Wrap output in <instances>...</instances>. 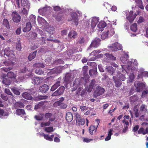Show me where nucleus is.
I'll return each instance as SVG.
<instances>
[{
  "label": "nucleus",
  "instance_id": "nucleus-1",
  "mask_svg": "<svg viewBox=\"0 0 148 148\" xmlns=\"http://www.w3.org/2000/svg\"><path fill=\"white\" fill-rule=\"evenodd\" d=\"M81 14V12L79 10H77L76 12H73L71 14V18H70V20L69 19V20L71 21V23L74 24L77 26L78 24L79 21L78 16H80Z\"/></svg>",
  "mask_w": 148,
  "mask_h": 148
},
{
  "label": "nucleus",
  "instance_id": "nucleus-2",
  "mask_svg": "<svg viewBox=\"0 0 148 148\" xmlns=\"http://www.w3.org/2000/svg\"><path fill=\"white\" fill-rule=\"evenodd\" d=\"M52 10L51 7L45 5L44 7L39 9L38 12L40 14L46 17L49 14Z\"/></svg>",
  "mask_w": 148,
  "mask_h": 148
},
{
  "label": "nucleus",
  "instance_id": "nucleus-3",
  "mask_svg": "<svg viewBox=\"0 0 148 148\" xmlns=\"http://www.w3.org/2000/svg\"><path fill=\"white\" fill-rule=\"evenodd\" d=\"M131 64L127 65H121L122 68L123 69L122 70V72H123V70L124 69L125 71L127 73V70L130 71L131 70V71H133L134 69L133 67H132V66H134V65H135L136 66H137L138 63H137V60H132L131 61Z\"/></svg>",
  "mask_w": 148,
  "mask_h": 148
},
{
  "label": "nucleus",
  "instance_id": "nucleus-4",
  "mask_svg": "<svg viewBox=\"0 0 148 148\" xmlns=\"http://www.w3.org/2000/svg\"><path fill=\"white\" fill-rule=\"evenodd\" d=\"M114 34V31L113 29H112L110 27L108 28L106 31L103 32L101 35V38L102 40L108 39L109 34H110V36H111Z\"/></svg>",
  "mask_w": 148,
  "mask_h": 148
},
{
  "label": "nucleus",
  "instance_id": "nucleus-5",
  "mask_svg": "<svg viewBox=\"0 0 148 148\" xmlns=\"http://www.w3.org/2000/svg\"><path fill=\"white\" fill-rule=\"evenodd\" d=\"M109 50L112 51L114 52L118 50H121L122 49V45L117 42H115L111 45L108 47Z\"/></svg>",
  "mask_w": 148,
  "mask_h": 148
},
{
  "label": "nucleus",
  "instance_id": "nucleus-6",
  "mask_svg": "<svg viewBox=\"0 0 148 148\" xmlns=\"http://www.w3.org/2000/svg\"><path fill=\"white\" fill-rule=\"evenodd\" d=\"M105 89L103 87L99 86H98L96 88V90L93 94L94 97L97 98L98 96L102 95L105 92Z\"/></svg>",
  "mask_w": 148,
  "mask_h": 148
},
{
  "label": "nucleus",
  "instance_id": "nucleus-7",
  "mask_svg": "<svg viewBox=\"0 0 148 148\" xmlns=\"http://www.w3.org/2000/svg\"><path fill=\"white\" fill-rule=\"evenodd\" d=\"M64 99L63 97H61L60 100L56 102L54 104L59 106L61 108L65 109L67 107V105L63 102Z\"/></svg>",
  "mask_w": 148,
  "mask_h": 148
},
{
  "label": "nucleus",
  "instance_id": "nucleus-8",
  "mask_svg": "<svg viewBox=\"0 0 148 148\" xmlns=\"http://www.w3.org/2000/svg\"><path fill=\"white\" fill-rule=\"evenodd\" d=\"M11 15L12 20L14 22L18 23L20 22L21 16L17 12H13Z\"/></svg>",
  "mask_w": 148,
  "mask_h": 148
},
{
  "label": "nucleus",
  "instance_id": "nucleus-9",
  "mask_svg": "<svg viewBox=\"0 0 148 148\" xmlns=\"http://www.w3.org/2000/svg\"><path fill=\"white\" fill-rule=\"evenodd\" d=\"M101 40L99 38H95L94 40L92 41L88 49V50L90 49L91 47H97L100 44Z\"/></svg>",
  "mask_w": 148,
  "mask_h": 148
},
{
  "label": "nucleus",
  "instance_id": "nucleus-10",
  "mask_svg": "<svg viewBox=\"0 0 148 148\" xmlns=\"http://www.w3.org/2000/svg\"><path fill=\"white\" fill-rule=\"evenodd\" d=\"M43 81V77H35L32 79V82L35 85H38L42 83Z\"/></svg>",
  "mask_w": 148,
  "mask_h": 148
},
{
  "label": "nucleus",
  "instance_id": "nucleus-11",
  "mask_svg": "<svg viewBox=\"0 0 148 148\" xmlns=\"http://www.w3.org/2000/svg\"><path fill=\"white\" fill-rule=\"evenodd\" d=\"M62 12H58V13L52 12V16L55 18L56 20L59 21H61L63 17Z\"/></svg>",
  "mask_w": 148,
  "mask_h": 148
},
{
  "label": "nucleus",
  "instance_id": "nucleus-12",
  "mask_svg": "<svg viewBox=\"0 0 148 148\" xmlns=\"http://www.w3.org/2000/svg\"><path fill=\"white\" fill-rule=\"evenodd\" d=\"M64 86H60L57 90L53 92L52 95V96H57L62 94L64 90Z\"/></svg>",
  "mask_w": 148,
  "mask_h": 148
},
{
  "label": "nucleus",
  "instance_id": "nucleus-13",
  "mask_svg": "<svg viewBox=\"0 0 148 148\" xmlns=\"http://www.w3.org/2000/svg\"><path fill=\"white\" fill-rule=\"evenodd\" d=\"M45 118L47 119H49V121L51 122L54 121L56 118L55 116L51 113L48 112L45 114Z\"/></svg>",
  "mask_w": 148,
  "mask_h": 148
},
{
  "label": "nucleus",
  "instance_id": "nucleus-14",
  "mask_svg": "<svg viewBox=\"0 0 148 148\" xmlns=\"http://www.w3.org/2000/svg\"><path fill=\"white\" fill-rule=\"evenodd\" d=\"M29 8L23 7V9L19 12L20 14L24 17L25 19L27 18Z\"/></svg>",
  "mask_w": 148,
  "mask_h": 148
},
{
  "label": "nucleus",
  "instance_id": "nucleus-15",
  "mask_svg": "<svg viewBox=\"0 0 148 148\" xmlns=\"http://www.w3.org/2000/svg\"><path fill=\"white\" fill-rule=\"evenodd\" d=\"M61 78H58V80L56 83L52 86L51 89V91H53L58 88L61 84Z\"/></svg>",
  "mask_w": 148,
  "mask_h": 148
},
{
  "label": "nucleus",
  "instance_id": "nucleus-16",
  "mask_svg": "<svg viewBox=\"0 0 148 148\" xmlns=\"http://www.w3.org/2000/svg\"><path fill=\"white\" fill-rule=\"evenodd\" d=\"M145 84L143 83H138L137 84L136 87V90L137 92L142 91L145 88Z\"/></svg>",
  "mask_w": 148,
  "mask_h": 148
},
{
  "label": "nucleus",
  "instance_id": "nucleus-17",
  "mask_svg": "<svg viewBox=\"0 0 148 148\" xmlns=\"http://www.w3.org/2000/svg\"><path fill=\"white\" fill-rule=\"evenodd\" d=\"M45 30L50 34H53L54 31V28L53 26H50L48 24L45 26Z\"/></svg>",
  "mask_w": 148,
  "mask_h": 148
},
{
  "label": "nucleus",
  "instance_id": "nucleus-18",
  "mask_svg": "<svg viewBox=\"0 0 148 148\" xmlns=\"http://www.w3.org/2000/svg\"><path fill=\"white\" fill-rule=\"evenodd\" d=\"M49 89V86L46 84H44L39 87L40 91L42 93H45Z\"/></svg>",
  "mask_w": 148,
  "mask_h": 148
},
{
  "label": "nucleus",
  "instance_id": "nucleus-19",
  "mask_svg": "<svg viewBox=\"0 0 148 148\" xmlns=\"http://www.w3.org/2000/svg\"><path fill=\"white\" fill-rule=\"evenodd\" d=\"M25 27L23 28V31L24 32H27L30 31L32 27L31 23L30 22H27L26 24Z\"/></svg>",
  "mask_w": 148,
  "mask_h": 148
},
{
  "label": "nucleus",
  "instance_id": "nucleus-20",
  "mask_svg": "<svg viewBox=\"0 0 148 148\" xmlns=\"http://www.w3.org/2000/svg\"><path fill=\"white\" fill-rule=\"evenodd\" d=\"M97 127H96L94 125H91L88 129V132L90 134L92 135L97 131Z\"/></svg>",
  "mask_w": 148,
  "mask_h": 148
},
{
  "label": "nucleus",
  "instance_id": "nucleus-21",
  "mask_svg": "<svg viewBox=\"0 0 148 148\" xmlns=\"http://www.w3.org/2000/svg\"><path fill=\"white\" fill-rule=\"evenodd\" d=\"M66 119L68 122H70L72 121L73 119V116L71 113L68 112L66 113Z\"/></svg>",
  "mask_w": 148,
  "mask_h": 148
},
{
  "label": "nucleus",
  "instance_id": "nucleus-22",
  "mask_svg": "<svg viewBox=\"0 0 148 148\" xmlns=\"http://www.w3.org/2000/svg\"><path fill=\"white\" fill-rule=\"evenodd\" d=\"M106 24L104 21H101L98 24L97 26L99 29V31H101L103 30V28L106 26Z\"/></svg>",
  "mask_w": 148,
  "mask_h": 148
},
{
  "label": "nucleus",
  "instance_id": "nucleus-23",
  "mask_svg": "<svg viewBox=\"0 0 148 148\" xmlns=\"http://www.w3.org/2000/svg\"><path fill=\"white\" fill-rule=\"evenodd\" d=\"M99 18L97 17H93L92 20L91 27L92 28H94L99 21Z\"/></svg>",
  "mask_w": 148,
  "mask_h": 148
},
{
  "label": "nucleus",
  "instance_id": "nucleus-24",
  "mask_svg": "<svg viewBox=\"0 0 148 148\" xmlns=\"http://www.w3.org/2000/svg\"><path fill=\"white\" fill-rule=\"evenodd\" d=\"M52 10L53 12H52L58 13V12H62V8L58 5H53L52 6Z\"/></svg>",
  "mask_w": 148,
  "mask_h": 148
},
{
  "label": "nucleus",
  "instance_id": "nucleus-25",
  "mask_svg": "<svg viewBox=\"0 0 148 148\" xmlns=\"http://www.w3.org/2000/svg\"><path fill=\"white\" fill-rule=\"evenodd\" d=\"M22 96L23 97L27 100H31L32 97L31 95L27 92H25L22 94Z\"/></svg>",
  "mask_w": 148,
  "mask_h": 148
},
{
  "label": "nucleus",
  "instance_id": "nucleus-26",
  "mask_svg": "<svg viewBox=\"0 0 148 148\" xmlns=\"http://www.w3.org/2000/svg\"><path fill=\"white\" fill-rule=\"evenodd\" d=\"M24 104L21 101L16 102L14 105V107L15 109L22 108H24Z\"/></svg>",
  "mask_w": 148,
  "mask_h": 148
},
{
  "label": "nucleus",
  "instance_id": "nucleus-27",
  "mask_svg": "<svg viewBox=\"0 0 148 148\" xmlns=\"http://www.w3.org/2000/svg\"><path fill=\"white\" fill-rule=\"evenodd\" d=\"M45 64L41 62H38L35 63L33 65V67L34 68H43L45 67Z\"/></svg>",
  "mask_w": 148,
  "mask_h": 148
},
{
  "label": "nucleus",
  "instance_id": "nucleus-28",
  "mask_svg": "<svg viewBox=\"0 0 148 148\" xmlns=\"http://www.w3.org/2000/svg\"><path fill=\"white\" fill-rule=\"evenodd\" d=\"M148 132V127L146 128L145 130L143 128L141 127L138 131V134H142L143 135H145L147 134Z\"/></svg>",
  "mask_w": 148,
  "mask_h": 148
},
{
  "label": "nucleus",
  "instance_id": "nucleus-29",
  "mask_svg": "<svg viewBox=\"0 0 148 148\" xmlns=\"http://www.w3.org/2000/svg\"><path fill=\"white\" fill-rule=\"evenodd\" d=\"M21 3L23 7L29 8V4L27 0H21Z\"/></svg>",
  "mask_w": 148,
  "mask_h": 148
},
{
  "label": "nucleus",
  "instance_id": "nucleus-30",
  "mask_svg": "<svg viewBox=\"0 0 148 148\" xmlns=\"http://www.w3.org/2000/svg\"><path fill=\"white\" fill-rule=\"evenodd\" d=\"M129 56H121V57L120 59L121 61L125 64H127L128 63Z\"/></svg>",
  "mask_w": 148,
  "mask_h": 148
},
{
  "label": "nucleus",
  "instance_id": "nucleus-31",
  "mask_svg": "<svg viewBox=\"0 0 148 148\" xmlns=\"http://www.w3.org/2000/svg\"><path fill=\"white\" fill-rule=\"evenodd\" d=\"M106 71L111 75H112L115 72L114 69L111 66H108L106 68Z\"/></svg>",
  "mask_w": 148,
  "mask_h": 148
},
{
  "label": "nucleus",
  "instance_id": "nucleus-32",
  "mask_svg": "<svg viewBox=\"0 0 148 148\" xmlns=\"http://www.w3.org/2000/svg\"><path fill=\"white\" fill-rule=\"evenodd\" d=\"M36 17L32 14L30 15L28 18L29 21L30 23H32L33 24H34L36 23Z\"/></svg>",
  "mask_w": 148,
  "mask_h": 148
},
{
  "label": "nucleus",
  "instance_id": "nucleus-33",
  "mask_svg": "<svg viewBox=\"0 0 148 148\" xmlns=\"http://www.w3.org/2000/svg\"><path fill=\"white\" fill-rule=\"evenodd\" d=\"M3 84L6 85H9L11 83V81L9 78H4L2 81Z\"/></svg>",
  "mask_w": 148,
  "mask_h": 148
},
{
  "label": "nucleus",
  "instance_id": "nucleus-34",
  "mask_svg": "<svg viewBox=\"0 0 148 148\" xmlns=\"http://www.w3.org/2000/svg\"><path fill=\"white\" fill-rule=\"evenodd\" d=\"M16 113L17 115H24L25 114V112L24 109H17L16 110Z\"/></svg>",
  "mask_w": 148,
  "mask_h": 148
},
{
  "label": "nucleus",
  "instance_id": "nucleus-35",
  "mask_svg": "<svg viewBox=\"0 0 148 148\" xmlns=\"http://www.w3.org/2000/svg\"><path fill=\"white\" fill-rule=\"evenodd\" d=\"M11 90L13 92L15 95H20V90L18 88L15 87H13L11 88Z\"/></svg>",
  "mask_w": 148,
  "mask_h": 148
},
{
  "label": "nucleus",
  "instance_id": "nucleus-36",
  "mask_svg": "<svg viewBox=\"0 0 148 148\" xmlns=\"http://www.w3.org/2000/svg\"><path fill=\"white\" fill-rule=\"evenodd\" d=\"M85 120L84 119L82 118L76 120V122L79 126L80 125H83L85 123Z\"/></svg>",
  "mask_w": 148,
  "mask_h": 148
},
{
  "label": "nucleus",
  "instance_id": "nucleus-37",
  "mask_svg": "<svg viewBox=\"0 0 148 148\" xmlns=\"http://www.w3.org/2000/svg\"><path fill=\"white\" fill-rule=\"evenodd\" d=\"M117 76L120 79L123 81H125L126 79L125 75L120 72L117 73Z\"/></svg>",
  "mask_w": 148,
  "mask_h": 148
},
{
  "label": "nucleus",
  "instance_id": "nucleus-38",
  "mask_svg": "<svg viewBox=\"0 0 148 148\" xmlns=\"http://www.w3.org/2000/svg\"><path fill=\"white\" fill-rule=\"evenodd\" d=\"M100 52L101 51L99 50H94L92 52L90 55V56H103V54H99Z\"/></svg>",
  "mask_w": 148,
  "mask_h": 148
},
{
  "label": "nucleus",
  "instance_id": "nucleus-39",
  "mask_svg": "<svg viewBox=\"0 0 148 148\" xmlns=\"http://www.w3.org/2000/svg\"><path fill=\"white\" fill-rule=\"evenodd\" d=\"M112 129H110L108 133V136L105 138V141H108L110 140L111 139V136L112 135Z\"/></svg>",
  "mask_w": 148,
  "mask_h": 148
},
{
  "label": "nucleus",
  "instance_id": "nucleus-40",
  "mask_svg": "<svg viewBox=\"0 0 148 148\" xmlns=\"http://www.w3.org/2000/svg\"><path fill=\"white\" fill-rule=\"evenodd\" d=\"M3 24L7 29L10 28L9 22L7 19H4L3 21Z\"/></svg>",
  "mask_w": 148,
  "mask_h": 148
},
{
  "label": "nucleus",
  "instance_id": "nucleus-41",
  "mask_svg": "<svg viewBox=\"0 0 148 148\" xmlns=\"http://www.w3.org/2000/svg\"><path fill=\"white\" fill-rule=\"evenodd\" d=\"M137 24L136 23L133 24L130 26L131 30L134 32H136L137 30Z\"/></svg>",
  "mask_w": 148,
  "mask_h": 148
},
{
  "label": "nucleus",
  "instance_id": "nucleus-42",
  "mask_svg": "<svg viewBox=\"0 0 148 148\" xmlns=\"http://www.w3.org/2000/svg\"><path fill=\"white\" fill-rule=\"evenodd\" d=\"M97 74V71L95 69H91L89 70V74L90 76L95 75Z\"/></svg>",
  "mask_w": 148,
  "mask_h": 148
},
{
  "label": "nucleus",
  "instance_id": "nucleus-43",
  "mask_svg": "<svg viewBox=\"0 0 148 148\" xmlns=\"http://www.w3.org/2000/svg\"><path fill=\"white\" fill-rule=\"evenodd\" d=\"M85 38H84L83 37V36H81L79 40L77 41L76 44H82L84 43L85 42Z\"/></svg>",
  "mask_w": 148,
  "mask_h": 148
},
{
  "label": "nucleus",
  "instance_id": "nucleus-44",
  "mask_svg": "<svg viewBox=\"0 0 148 148\" xmlns=\"http://www.w3.org/2000/svg\"><path fill=\"white\" fill-rule=\"evenodd\" d=\"M140 111L144 112H147V109L146 108V106L145 104H142L140 108Z\"/></svg>",
  "mask_w": 148,
  "mask_h": 148
},
{
  "label": "nucleus",
  "instance_id": "nucleus-45",
  "mask_svg": "<svg viewBox=\"0 0 148 148\" xmlns=\"http://www.w3.org/2000/svg\"><path fill=\"white\" fill-rule=\"evenodd\" d=\"M71 77L70 75L67 74L66 75L64 78V81L65 82H67L71 80Z\"/></svg>",
  "mask_w": 148,
  "mask_h": 148
},
{
  "label": "nucleus",
  "instance_id": "nucleus-46",
  "mask_svg": "<svg viewBox=\"0 0 148 148\" xmlns=\"http://www.w3.org/2000/svg\"><path fill=\"white\" fill-rule=\"evenodd\" d=\"M114 82L115 83V86L116 87H119L122 84L121 81L119 79H117L116 81H115Z\"/></svg>",
  "mask_w": 148,
  "mask_h": 148
},
{
  "label": "nucleus",
  "instance_id": "nucleus-47",
  "mask_svg": "<svg viewBox=\"0 0 148 148\" xmlns=\"http://www.w3.org/2000/svg\"><path fill=\"white\" fill-rule=\"evenodd\" d=\"M136 16L135 15L129 16L127 17V18L129 20V21L131 23L135 18Z\"/></svg>",
  "mask_w": 148,
  "mask_h": 148
},
{
  "label": "nucleus",
  "instance_id": "nucleus-48",
  "mask_svg": "<svg viewBox=\"0 0 148 148\" xmlns=\"http://www.w3.org/2000/svg\"><path fill=\"white\" fill-rule=\"evenodd\" d=\"M45 130L47 132H50L54 131L53 127H45Z\"/></svg>",
  "mask_w": 148,
  "mask_h": 148
},
{
  "label": "nucleus",
  "instance_id": "nucleus-49",
  "mask_svg": "<svg viewBox=\"0 0 148 148\" xmlns=\"http://www.w3.org/2000/svg\"><path fill=\"white\" fill-rule=\"evenodd\" d=\"M7 76L8 78L10 79L14 77V74L13 72L9 71L8 73Z\"/></svg>",
  "mask_w": 148,
  "mask_h": 148
},
{
  "label": "nucleus",
  "instance_id": "nucleus-50",
  "mask_svg": "<svg viewBox=\"0 0 148 148\" xmlns=\"http://www.w3.org/2000/svg\"><path fill=\"white\" fill-rule=\"evenodd\" d=\"M35 73L38 75H41L44 74V71L41 69H36L35 71Z\"/></svg>",
  "mask_w": 148,
  "mask_h": 148
},
{
  "label": "nucleus",
  "instance_id": "nucleus-51",
  "mask_svg": "<svg viewBox=\"0 0 148 148\" xmlns=\"http://www.w3.org/2000/svg\"><path fill=\"white\" fill-rule=\"evenodd\" d=\"M134 73H130L129 75V82H132L134 80Z\"/></svg>",
  "mask_w": 148,
  "mask_h": 148
},
{
  "label": "nucleus",
  "instance_id": "nucleus-52",
  "mask_svg": "<svg viewBox=\"0 0 148 148\" xmlns=\"http://www.w3.org/2000/svg\"><path fill=\"white\" fill-rule=\"evenodd\" d=\"M51 124V123L49 121H48L46 122H42L40 124V126L41 127H43L45 126H49Z\"/></svg>",
  "mask_w": 148,
  "mask_h": 148
},
{
  "label": "nucleus",
  "instance_id": "nucleus-53",
  "mask_svg": "<svg viewBox=\"0 0 148 148\" xmlns=\"http://www.w3.org/2000/svg\"><path fill=\"white\" fill-rule=\"evenodd\" d=\"M43 137L44 138L47 140L50 141H52L51 138H50V136L48 134H43Z\"/></svg>",
  "mask_w": 148,
  "mask_h": 148
},
{
  "label": "nucleus",
  "instance_id": "nucleus-54",
  "mask_svg": "<svg viewBox=\"0 0 148 148\" xmlns=\"http://www.w3.org/2000/svg\"><path fill=\"white\" fill-rule=\"evenodd\" d=\"M48 98L47 95H39L38 97V98L39 100L45 99Z\"/></svg>",
  "mask_w": 148,
  "mask_h": 148
},
{
  "label": "nucleus",
  "instance_id": "nucleus-55",
  "mask_svg": "<svg viewBox=\"0 0 148 148\" xmlns=\"http://www.w3.org/2000/svg\"><path fill=\"white\" fill-rule=\"evenodd\" d=\"M82 89H82V88H79L78 89L77 91L79 92L81 91L80 95L82 97H83L86 93V91L85 90H82Z\"/></svg>",
  "mask_w": 148,
  "mask_h": 148
},
{
  "label": "nucleus",
  "instance_id": "nucleus-56",
  "mask_svg": "<svg viewBox=\"0 0 148 148\" xmlns=\"http://www.w3.org/2000/svg\"><path fill=\"white\" fill-rule=\"evenodd\" d=\"M6 116L5 113L4 111L2 109L0 108V118H1L3 116Z\"/></svg>",
  "mask_w": 148,
  "mask_h": 148
},
{
  "label": "nucleus",
  "instance_id": "nucleus-57",
  "mask_svg": "<svg viewBox=\"0 0 148 148\" xmlns=\"http://www.w3.org/2000/svg\"><path fill=\"white\" fill-rule=\"evenodd\" d=\"M4 56L6 55L7 56H10L11 55V54L10 53V51H8V49L7 48H6L5 49L4 51Z\"/></svg>",
  "mask_w": 148,
  "mask_h": 148
},
{
  "label": "nucleus",
  "instance_id": "nucleus-58",
  "mask_svg": "<svg viewBox=\"0 0 148 148\" xmlns=\"http://www.w3.org/2000/svg\"><path fill=\"white\" fill-rule=\"evenodd\" d=\"M55 63L58 64H62L64 63V62L63 60L62 59H58L56 60Z\"/></svg>",
  "mask_w": 148,
  "mask_h": 148
},
{
  "label": "nucleus",
  "instance_id": "nucleus-59",
  "mask_svg": "<svg viewBox=\"0 0 148 148\" xmlns=\"http://www.w3.org/2000/svg\"><path fill=\"white\" fill-rule=\"evenodd\" d=\"M35 119L38 121H41L42 120L43 117L42 116L39 115H35Z\"/></svg>",
  "mask_w": 148,
  "mask_h": 148
},
{
  "label": "nucleus",
  "instance_id": "nucleus-60",
  "mask_svg": "<svg viewBox=\"0 0 148 148\" xmlns=\"http://www.w3.org/2000/svg\"><path fill=\"white\" fill-rule=\"evenodd\" d=\"M72 37L73 38H75L77 36V33L76 32L73 30H72Z\"/></svg>",
  "mask_w": 148,
  "mask_h": 148
},
{
  "label": "nucleus",
  "instance_id": "nucleus-61",
  "mask_svg": "<svg viewBox=\"0 0 148 148\" xmlns=\"http://www.w3.org/2000/svg\"><path fill=\"white\" fill-rule=\"evenodd\" d=\"M21 43L19 42H18V43L16 44V49L18 51H20L21 49Z\"/></svg>",
  "mask_w": 148,
  "mask_h": 148
},
{
  "label": "nucleus",
  "instance_id": "nucleus-62",
  "mask_svg": "<svg viewBox=\"0 0 148 148\" xmlns=\"http://www.w3.org/2000/svg\"><path fill=\"white\" fill-rule=\"evenodd\" d=\"M122 122L124 123L123 125L124 127L127 126L128 127L129 125V123L128 121H126L125 119H124L122 121Z\"/></svg>",
  "mask_w": 148,
  "mask_h": 148
},
{
  "label": "nucleus",
  "instance_id": "nucleus-63",
  "mask_svg": "<svg viewBox=\"0 0 148 148\" xmlns=\"http://www.w3.org/2000/svg\"><path fill=\"white\" fill-rule=\"evenodd\" d=\"M80 108L82 112L85 111L88 109V107L86 106H80Z\"/></svg>",
  "mask_w": 148,
  "mask_h": 148
},
{
  "label": "nucleus",
  "instance_id": "nucleus-64",
  "mask_svg": "<svg viewBox=\"0 0 148 148\" xmlns=\"http://www.w3.org/2000/svg\"><path fill=\"white\" fill-rule=\"evenodd\" d=\"M75 114L76 118V120L80 119L82 118L81 115L79 113L76 112Z\"/></svg>",
  "mask_w": 148,
  "mask_h": 148
}]
</instances>
